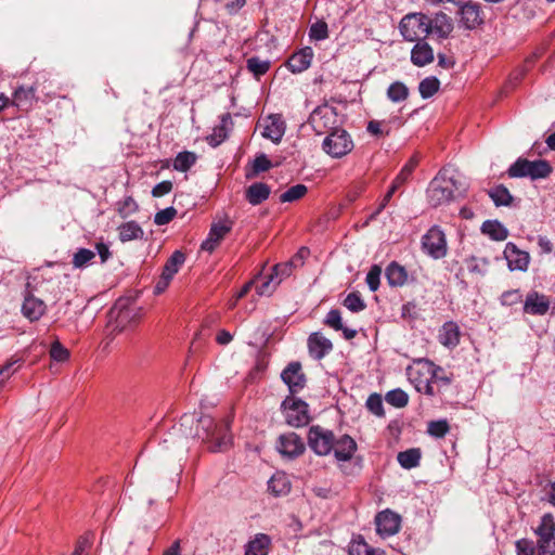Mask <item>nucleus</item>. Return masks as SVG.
<instances>
[{"mask_svg": "<svg viewBox=\"0 0 555 555\" xmlns=\"http://www.w3.org/2000/svg\"><path fill=\"white\" fill-rule=\"evenodd\" d=\"M272 167L271 160L267 157V155L261 154L254 159L253 170L255 173L263 172L269 170Z\"/></svg>", "mask_w": 555, "mask_h": 555, "instance_id": "obj_61", "label": "nucleus"}, {"mask_svg": "<svg viewBox=\"0 0 555 555\" xmlns=\"http://www.w3.org/2000/svg\"><path fill=\"white\" fill-rule=\"evenodd\" d=\"M270 63L261 61L258 57H250L247 60V68L256 76H261L269 69Z\"/></svg>", "mask_w": 555, "mask_h": 555, "instance_id": "obj_54", "label": "nucleus"}, {"mask_svg": "<svg viewBox=\"0 0 555 555\" xmlns=\"http://www.w3.org/2000/svg\"><path fill=\"white\" fill-rule=\"evenodd\" d=\"M461 339V330L457 323L448 321L442 324L438 331V341L448 349H454L459 346Z\"/></svg>", "mask_w": 555, "mask_h": 555, "instance_id": "obj_18", "label": "nucleus"}, {"mask_svg": "<svg viewBox=\"0 0 555 555\" xmlns=\"http://www.w3.org/2000/svg\"><path fill=\"white\" fill-rule=\"evenodd\" d=\"M516 555H539L537 544L530 539L522 538L515 542Z\"/></svg>", "mask_w": 555, "mask_h": 555, "instance_id": "obj_45", "label": "nucleus"}, {"mask_svg": "<svg viewBox=\"0 0 555 555\" xmlns=\"http://www.w3.org/2000/svg\"><path fill=\"white\" fill-rule=\"evenodd\" d=\"M313 59V50L306 47L294 53L287 61V66L292 73H302L309 68Z\"/></svg>", "mask_w": 555, "mask_h": 555, "instance_id": "obj_26", "label": "nucleus"}, {"mask_svg": "<svg viewBox=\"0 0 555 555\" xmlns=\"http://www.w3.org/2000/svg\"><path fill=\"white\" fill-rule=\"evenodd\" d=\"M292 395L299 392L306 386V376L299 362H291L281 374Z\"/></svg>", "mask_w": 555, "mask_h": 555, "instance_id": "obj_15", "label": "nucleus"}, {"mask_svg": "<svg viewBox=\"0 0 555 555\" xmlns=\"http://www.w3.org/2000/svg\"><path fill=\"white\" fill-rule=\"evenodd\" d=\"M325 324L334 328L335 331H339L340 328H343L344 324L340 312L336 309L328 311L325 318Z\"/></svg>", "mask_w": 555, "mask_h": 555, "instance_id": "obj_60", "label": "nucleus"}, {"mask_svg": "<svg viewBox=\"0 0 555 555\" xmlns=\"http://www.w3.org/2000/svg\"><path fill=\"white\" fill-rule=\"evenodd\" d=\"M386 400L396 408H403L408 404L409 397L403 390L393 389L387 392Z\"/></svg>", "mask_w": 555, "mask_h": 555, "instance_id": "obj_48", "label": "nucleus"}, {"mask_svg": "<svg viewBox=\"0 0 555 555\" xmlns=\"http://www.w3.org/2000/svg\"><path fill=\"white\" fill-rule=\"evenodd\" d=\"M466 267L470 273L485 275L489 266L486 258L469 257L465 260Z\"/></svg>", "mask_w": 555, "mask_h": 555, "instance_id": "obj_44", "label": "nucleus"}, {"mask_svg": "<svg viewBox=\"0 0 555 555\" xmlns=\"http://www.w3.org/2000/svg\"><path fill=\"white\" fill-rule=\"evenodd\" d=\"M177 215V210L173 207H167L156 212L154 222L157 225L168 224Z\"/></svg>", "mask_w": 555, "mask_h": 555, "instance_id": "obj_59", "label": "nucleus"}, {"mask_svg": "<svg viewBox=\"0 0 555 555\" xmlns=\"http://www.w3.org/2000/svg\"><path fill=\"white\" fill-rule=\"evenodd\" d=\"M69 350L65 348L57 339L54 340L50 348V357L55 362H66L69 359Z\"/></svg>", "mask_w": 555, "mask_h": 555, "instance_id": "obj_46", "label": "nucleus"}, {"mask_svg": "<svg viewBox=\"0 0 555 555\" xmlns=\"http://www.w3.org/2000/svg\"><path fill=\"white\" fill-rule=\"evenodd\" d=\"M138 209V204L132 197H126L122 202L118 203V212L122 218H127Z\"/></svg>", "mask_w": 555, "mask_h": 555, "instance_id": "obj_58", "label": "nucleus"}, {"mask_svg": "<svg viewBox=\"0 0 555 555\" xmlns=\"http://www.w3.org/2000/svg\"><path fill=\"white\" fill-rule=\"evenodd\" d=\"M349 555H374V548H372L361 535L352 539L348 547Z\"/></svg>", "mask_w": 555, "mask_h": 555, "instance_id": "obj_40", "label": "nucleus"}, {"mask_svg": "<svg viewBox=\"0 0 555 555\" xmlns=\"http://www.w3.org/2000/svg\"><path fill=\"white\" fill-rule=\"evenodd\" d=\"M462 20L467 28H475L482 22L480 10L475 4H465L462 7Z\"/></svg>", "mask_w": 555, "mask_h": 555, "instance_id": "obj_34", "label": "nucleus"}, {"mask_svg": "<svg viewBox=\"0 0 555 555\" xmlns=\"http://www.w3.org/2000/svg\"><path fill=\"white\" fill-rule=\"evenodd\" d=\"M435 60L433 48L424 40L416 41L411 50V62L417 67H424Z\"/></svg>", "mask_w": 555, "mask_h": 555, "instance_id": "obj_25", "label": "nucleus"}, {"mask_svg": "<svg viewBox=\"0 0 555 555\" xmlns=\"http://www.w3.org/2000/svg\"><path fill=\"white\" fill-rule=\"evenodd\" d=\"M35 101V88L20 87L13 93L12 104L17 108L27 111L31 107Z\"/></svg>", "mask_w": 555, "mask_h": 555, "instance_id": "obj_29", "label": "nucleus"}, {"mask_svg": "<svg viewBox=\"0 0 555 555\" xmlns=\"http://www.w3.org/2000/svg\"><path fill=\"white\" fill-rule=\"evenodd\" d=\"M119 240L121 242H129L140 240L143 237L144 232L142 228L134 221L125 222L118 228Z\"/></svg>", "mask_w": 555, "mask_h": 555, "instance_id": "obj_33", "label": "nucleus"}, {"mask_svg": "<svg viewBox=\"0 0 555 555\" xmlns=\"http://www.w3.org/2000/svg\"><path fill=\"white\" fill-rule=\"evenodd\" d=\"M429 16L424 13H409L402 17L399 30L403 39L410 42L424 40L429 35Z\"/></svg>", "mask_w": 555, "mask_h": 555, "instance_id": "obj_6", "label": "nucleus"}, {"mask_svg": "<svg viewBox=\"0 0 555 555\" xmlns=\"http://www.w3.org/2000/svg\"><path fill=\"white\" fill-rule=\"evenodd\" d=\"M285 132V125L279 115H270L263 119L262 135L274 143L281 141Z\"/></svg>", "mask_w": 555, "mask_h": 555, "instance_id": "obj_23", "label": "nucleus"}, {"mask_svg": "<svg viewBox=\"0 0 555 555\" xmlns=\"http://www.w3.org/2000/svg\"><path fill=\"white\" fill-rule=\"evenodd\" d=\"M397 460L403 468H414L420 464L421 451L418 449L413 448L406 451L399 452L397 455Z\"/></svg>", "mask_w": 555, "mask_h": 555, "instance_id": "obj_36", "label": "nucleus"}, {"mask_svg": "<svg viewBox=\"0 0 555 555\" xmlns=\"http://www.w3.org/2000/svg\"><path fill=\"white\" fill-rule=\"evenodd\" d=\"M465 190L459 180V173L451 168H443L430 182L427 196L430 205L437 207L449 203L456 194H464Z\"/></svg>", "mask_w": 555, "mask_h": 555, "instance_id": "obj_1", "label": "nucleus"}, {"mask_svg": "<svg viewBox=\"0 0 555 555\" xmlns=\"http://www.w3.org/2000/svg\"><path fill=\"white\" fill-rule=\"evenodd\" d=\"M279 285V281H275L273 274H270L264 282L257 287V294L259 296H270Z\"/></svg>", "mask_w": 555, "mask_h": 555, "instance_id": "obj_57", "label": "nucleus"}, {"mask_svg": "<svg viewBox=\"0 0 555 555\" xmlns=\"http://www.w3.org/2000/svg\"><path fill=\"white\" fill-rule=\"evenodd\" d=\"M552 172V167L545 159L528 160L518 158L507 170L511 178L545 179Z\"/></svg>", "mask_w": 555, "mask_h": 555, "instance_id": "obj_5", "label": "nucleus"}, {"mask_svg": "<svg viewBox=\"0 0 555 555\" xmlns=\"http://www.w3.org/2000/svg\"><path fill=\"white\" fill-rule=\"evenodd\" d=\"M269 195L270 188L261 182L251 184L246 191V198L254 206L261 204Z\"/></svg>", "mask_w": 555, "mask_h": 555, "instance_id": "obj_31", "label": "nucleus"}, {"mask_svg": "<svg viewBox=\"0 0 555 555\" xmlns=\"http://www.w3.org/2000/svg\"><path fill=\"white\" fill-rule=\"evenodd\" d=\"M91 547V541L83 537L80 538L73 555H85V553Z\"/></svg>", "mask_w": 555, "mask_h": 555, "instance_id": "obj_64", "label": "nucleus"}, {"mask_svg": "<svg viewBox=\"0 0 555 555\" xmlns=\"http://www.w3.org/2000/svg\"><path fill=\"white\" fill-rule=\"evenodd\" d=\"M489 196L496 206H508L513 201V196L509 191L503 185H498L491 189L489 191Z\"/></svg>", "mask_w": 555, "mask_h": 555, "instance_id": "obj_39", "label": "nucleus"}, {"mask_svg": "<svg viewBox=\"0 0 555 555\" xmlns=\"http://www.w3.org/2000/svg\"><path fill=\"white\" fill-rule=\"evenodd\" d=\"M357 451V443L349 435H343L334 442V456L337 462L350 461Z\"/></svg>", "mask_w": 555, "mask_h": 555, "instance_id": "obj_19", "label": "nucleus"}, {"mask_svg": "<svg viewBox=\"0 0 555 555\" xmlns=\"http://www.w3.org/2000/svg\"><path fill=\"white\" fill-rule=\"evenodd\" d=\"M294 260H289L288 262L279 263L273 267V274L275 281H279V284L287 276L292 274L294 268Z\"/></svg>", "mask_w": 555, "mask_h": 555, "instance_id": "obj_51", "label": "nucleus"}, {"mask_svg": "<svg viewBox=\"0 0 555 555\" xmlns=\"http://www.w3.org/2000/svg\"><path fill=\"white\" fill-rule=\"evenodd\" d=\"M377 533L382 537L396 534L400 529L401 518L391 511H383L375 518Z\"/></svg>", "mask_w": 555, "mask_h": 555, "instance_id": "obj_17", "label": "nucleus"}, {"mask_svg": "<svg viewBox=\"0 0 555 555\" xmlns=\"http://www.w3.org/2000/svg\"><path fill=\"white\" fill-rule=\"evenodd\" d=\"M232 222L228 219H222L214 222L210 227L207 238L202 243L203 250L212 253L223 237L231 231Z\"/></svg>", "mask_w": 555, "mask_h": 555, "instance_id": "obj_16", "label": "nucleus"}, {"mask_svg": "<svg viewBox=\"0 0 555 555\" xmlns=\"http://www.w3.org/2000/svg\"><path fill=\"white\" fill-rule=\"evenodd\" d=\"M367 131L373 135L389 134V130H384L383 122L378 120H371L367 124Z\"/></svg>", "mask_w": 555, "mask_h": 555, "instance_id": "obj_63", "label": "nucleus"}, {"mask_svg": "<svg viewBox=\"0 0 555 555\" xmlns=\"http://www.w3.org/2000/svg\"><path fill=\"white\" fill-rule=\"evenodd\" d=\"M308 446L319 456H326L334 449L335 435L320 425H313L308 431Z\"/></svg>", "mask_w": 555, "mask_h": 555, "instance_id": "obj_10", "label": "nucleus"}, {"mask_svg": "<svg viewBox=\"0 0 555 555\" xmlns=\"http://www.w3.org/2000/svg\"><path fill=\"white\" fill-rule=\"evenodd\" d=\"M548 309L550 300L545 295L539 294L538 292H531L527 295L524 304V311L526 313L543 315L548 311Z\"/></svg>", "mask_w": 555, "mask_h": 555, "instance_id": "obj_20", "label": "nucleus"}, {"mask_svg": "<svg viewBox=\"0 0 555 555\" xmlns=\"http://www.w3.org/2000/svg\"><path fill=\"white\" fill-rule=\"evenodd\" d=\"M382 268L377 264L371 267L366 274V284L372 292H376L380 283Z\"/></svg>", "mask_w": 555, "mask_h": 555, "instance_id": "obj_52", "label": "nucleus"}, {"mask_svg": "<svg viewBox=\"0 0 555 555\" xmlns=\"http://www.w3.org/2000/svg\"><path fill=\"white\" fill-rule=\"evenodd\" d=\"M268 489L276 496L285 495L291 491V481L284 473H276L268 481Z\"/></svg>", "mask_w": 555, "mask_h": 555, "instance_id": "obj_30", "label": "nucleus"}, {"mask_svg": "<svg viewBox=\"0 0 555 555\" xmlns=\"http://www.w3.org/2000/svg\"><path fill=\"white\" fill-rule=\"evenodd\" d=\"M286 423L292 427H302L310 422L308 404L301 399L288 396L282 402Z\"/></svg>", "mask_w": 555, "mask_h": 555, "instance_id": "obj_9", "label": "nucleus"}, {"mask_svg": "<svg viewBox=\"0 0 555 555\" xmlns=\"http://www.w3.org/2000/svg\"><path fill=\"white\" fill-rule=\"evenodd\" d=\"M354 147L351 135L344 129H334L322 143L323 151L333 158H341Z\"/></svg>", "mask_w": 555, "mask_h": 555, "instance_id": "obj_8", "label": "nucleus"}, {"mask_svg": "<svg viewBox=\"0 0 555 555\" xmlns=\"http://www.w3.org/2000/svg\"><path fill=\"white\" fill-rule=\"evenodd\" d=\"M230 421L222 420L216 423L209 415H203L197 420L195 436L209 443V449L219 452L228 449L232 443V436L229 433Z\"/></svg>", "mask_w": 555, "mask_h": 555, "instance_id": "obj_2", "label": "nucleus"}, {"mask_svg": "<svg viewBox=\"0 0 555 555\" xmlns=\"http://www.w3.org/2000/svg\"><path fill=\"white\" fill-rule=\"evenodd\" d=\"M537 535L539 555H555V518L546 513L540 518L539 525L533 529Z\"/></svg>", "mask_w": 555, "mask_h": 555, "instance_id": "obj_7", "label": "nucleus"}, {"mask_svg": "<svg viewBox=\"0 0 555 555\" xmlns=\"http://www.w3.org/2000/svg\"><path fill=\"white\" fill-rule=\"evenodd\" d=\"M449 431V424L446 420L433 421L428 424V434L436 438H442Z\"/></svg>", "mask_w": 555, "mask_h": 555, "instance_id": "obj_53", "label": "nucleus"}, {"mask_svg": "<svg viewBox=\"0 0 555 555\" xmlns=\"http://www.w3.org/2000/svg\"><path fill=\"white\" fill-rule=\"evenodd\" d=\"M196 162V155L192 152H181L173 160V168L178 171L189 170Z\"/></svg>", "mask_w": 555, "mask_h": 555, "instance_id": "obj_41", "label": "nucleus"}, {"mask_svg": "<svg viewBox=\"0 0 555 555\" xmlns=\"http://www.w3.org/2000/svg\"><path fill=\"white\" fill-rule=\"evenodd\" d=\"M307 192L308 188L305 184L293 185L280 195V202L292 203L298 201L304 197Z\"/></svg>", "mask_w": 555, "mask_h": 555, "instance_id": "obj_42", "label": "nucleus"}, {"mask_svg": "<svg viewBox=\"0 0 555 555\" xmlns=\"http://www.w3.org/2000/svg\"><path fill=\"white\" fill-rule=\"evenodd\" d=\"M429 34H434L439 39L448 38L453 30L452 20L442 12L429 17Z\"/></svg>", "mask_w": 555, "mask_h": 555, "instance_id": "obj_24", "label": "nucleus"}, {"mask_svg": "<svg viewBox=\"0 0 555 555\" xmlns=\"http://www.w3.org/2000/svg\"><path fill=\"white\" fill-rule=\"evenodd\" d=\"M47 305L40 298L27 294L22 305V313L29 321H38L46 312Z\"/></svg>", "mask_w": 555, "mask_h": 555, "instance_id": "obj_22", "label": "nucleus"}, {"mask_svg": "<svg viewBox=\"0 0 555 555\" xmlns=\"http://www.w3.org/2000/svg\"><path fill=\"white\" fill-rule=\"evenodd\" d=\"M386 279L390 286H403L408 281V272L404 267L396 261L389 263L386 268Z\"/></svg>", "mask_w": 555, "mask_h": 555, "instance_id": "obj_28", "label": "nucleus"}, {"mask_svg": "<svg viewBox=\"0 0 555 555\" xmlns=\"http://www.w3.org/2000/svg\"><path fill=\"white\" fill-rule=\"evenodd\" d=\"M140 318V309L129 306L125 299H119L108 312L107 330L109 335H117Z\"/></svg>", "mask_w": 555, "mask_h": 555, "instance_id": "obj_3", "label": "nucleus"}, {"mask_svg": "<svg viewBox=\"0 0 555 555\" xmlns=\"http://www.w3.org/2000/svg\"><path fill=\"white\" fill-rule=\"evenodd\" d=\"M276 450L281 455L289 460L300 456L306 446L302 439L295 433L283 434L278 438Z\"/></svg>", "mask_w": 555, "mask_h": 555, "instance_id": "obj_13", "label": "nucleus"}, {"mask_svg": "<svg viewBox=\"0 0 555 555\" xmlns=\"http://www.w3.org/2000/svg\"><path fill=\"white\" fill-rule=\"evenodd\" d=\"M271 538L264 533H257L245 546V555H268Z\"/></svg>", "mask_w": 555, "mask_h": 555, "instance_id": "obj_27", "label": "nucleus"}, {"mask_svg": "<svg viewBox=\"0 0 555 555\" xmlns=\"http://www.w3.org/2000/svg\"><path fill=\"white\" fill-rule=\"evenodd\" d=\"M417 165V159L415 157H412L401 169V171L398 173L396 179L393 180V183H396L398 186H401L404 184L409 178L411 177L413 170L415 169Z\"/></svg>", "mask_w": 555, "mask_h": 555, "instance_id": "obj_50", "label": "nucleus"}, {"mask_svg": "<svg viewBox=\"0 0 555 555\" xmlns=\"http://www.w3.org/2000/svg\"><path fill=\"white\" fill-rule=\"evenodd\" d=\"M344 306L351 312H360L365 309L366 305L359 293H350L344 300Z\"/></svg>", "mask_w": 555, "mask_h": 555, "instance_id": "obj_47", "label": "nucleus"}, {"mask_svg": "<svg viewBox=\"0 0 555 555\" xmlns=\"http://www.w3.org/2000/svg\"><path fill=\"white\" fill-rule=\"evenodd\" d=\"M309 122L317 134H322L327 130L338 129V116L334 107L321 105L310 114Z\"/></svg>", "mask_w": 555, "mask_h": 555, "instance_id": "obj_11", "label": "nucleus"}, {"mask_svg": "<svg viewBox=\"0 0 555 555\" xmlns=\"http://www.w3.org/2000/svg\"><path fill=\"white\" fill-rule=\"evenodd\" d=\"M481 232L494 241H504L508 236V230L498 220L485 221Z\"/></svg>", "mask_w": 555, "mask_h": 555, "instance_id": "obj_32", "label": "nucleus"}, {"mask_svg": "<svg viewBox=\"0 0 555 555\" xmlns=\"http://www.w3.org/2000/svg\"><path fill=\"white\" fill-rule=\"evenodd\" d=\"M511 271L526 272L530 263V255L526 250L519 249L514 243L508 242L503 251Z\"/></svg>", "mask_w": 555, "mask_h": 555, "instance_id": "obj_14", "label": "nucleus"}, {"mask_svg": "<svg viewBox=\"0 0 555 555\" xmlns=\"http://www.w3.org/2000/svg\"><path fill=\"white\" fill-rule=\"evenodd\" d=\"M366 408L376 416L384 415V405L382 397L377 393H372L366 400Z\"/></svg>", "mask_w": 555, "mask_h": 555, "instance_id": "obj_55", "label": "nucleus"}, {"mask_svg": "<svg viewBox=\"0 0 555 555\" xmlns=\"http://www.w3.org/2000/svg\"><path fill=\"white\" fill-rule=\"evenodd\" d=\"M231 121L229 114L223 115L221 124L214 128L212 133L209 134L206 140L209 145L216 147L221 144L227 138V125Z\"/></svg>", "mask_w": 555, "mask_h": 555, "instance_id": "obj_35", "label": "nucleus"}, {"mask_svg": "<svg viewBox=\"0 0 555 555\" xmlns=\"http://www.w3.org/2000/svg\"><path fill=\"white\" fill-rule=\"evenodd\" d=\"M94 257V251L87 248H80L74 254L73 264L75 268H82L87 266Z\"/></svg>", "mask_w": 555, "mask_h": 555, "instance_id": "obj_49", "label": "nucleus"}, {"mask_svg": "<svg viewBox=\"0 0 555 555\" xmlns=\"http://www.w3.org/2000/svg\"><path fill=\"white\" fill-rule=\"evenodd\" d=\"M424 250L435 259L447 255V241L444 233L438 228L433 227L422 238Z\"/></svg>", "mask_w": 555, "mask_h": 555, "instance_id": "obj_12", "label": "nucleus"}, {"mask_svg": "<svg viewBox=\"0 0 555 555\" xmlns=\"http://www.w3.org/2000/svg\"><path fill=\"white\" fill-rule=\"evenodd\" d=\"M440 371L442 369L436 366L431 361L418 360L415 366L408 367L406 373L417 391L433 396L434 389L430 385V379L438 377V372Z\"/></svg>", "mask_w": 555, "mask_h": 555, "instance_id": "obj_4", "label": "nucleus"}, {"mask_svg": "<svg viewBox=\"0 0 555 555\" xmlns=\"http://www.w3.org/2000/svg\"><path fill=\"white\" fill-rule=\"evenodd\" d=\"M310 356L315 360L324 358L332 349V341L320 333H312L308 338Z\"/></svg>", "mask_w": 555, "mask_h": 555, "instance_id": "obj_21", "label": "nucleus"}, {"mask_svg": "<svg viewBox=\"0 0 555 555\" xmlns=\"http://www.w3.org/2000/svg\"><path fill=\"white\" fill-rule=\"evenodd\" d=\"M309 36L314 40H324L328 36L327 24L325 22H317L310 27Z\"/></svg>", "mask_w": 555, "mask_h": 555, "instance_id": "obj_56", "label": "nucleus"}, {"mask_svg": "<svg viewBox=\"0 0 555 555\" xmlns=\"http://www.w3.org/2000/svg\"><path fill=\"white\" fill-rule=\"evenodd\" d=\"M408 96L409 89L401 81L392 82L387 89V98L393 103L403 102L408 99Z\"/></svg>", "mask_w": 555, "mask_h": 555, "instance_id": "obj_38", "label": "nucleus"}, {"mask_svg": "<svg viewBox=\"0 0 555 555\" xmlns=\"http://www.w3.org/2000/svg\"><path fill=\"white\" fill-rule=\"evenodd\" d=\"M440 87V81L436 77H427L420 82L418 90L423 99L433 96Z\"/></svg>", "mask_w": 555, "mask_h": 555, "instance_id": "obj_43", "label": "nucleus"}, {"mask_svg": "<svg viewBox=\"0 0 555 555\" xmlns=\"http://www.w3.org/2000/svg\"><path fill=\"white\" fill-rule=\"evenodd\" d=\"M172 190V183L170 181H162L156 184L152 190V195L155 197H162Z\"/></svg>", "mask_w": 555, "mask_h": 555, "instance_id": "obj_62", "label": "nucleus"}, {"mask_svg": "<svg viewBox=\"0 0 555 555\" xmlns=\"http://www.w3.org/2000/svg\"><path fill=\"white\" fill-rule=\"evenodd\" d=\"M184 261L185 255L180 250H176L166 261L162 274L173 279L175 274L179 271Z\"/></svg>", "mask_w": 555, "mask_h": 555, "instance_id": "obj_37", "label": "nucleus"}]
</instances>
